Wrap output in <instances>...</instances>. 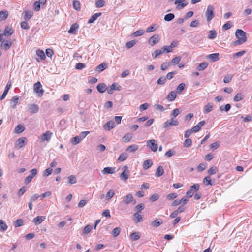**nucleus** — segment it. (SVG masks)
<instances>
[{
    "instance_id": "obj_43",
    "label": "nucleus",
    "mask_w": 252,
    "mask_h": 252,
    "mask_svg": "<svg viewBox=\"0 0 252 252\" xmlns=\"http://www.w3.org/2000/svg\"><path fill=\"white\" fill-rule=\"evenodd\" d=\"M217 36V32L215 30H211L209 31L208 38L211 39H215Z\"/></svg>"
},
{
    "instance_id": "obj_50",
    "label": "nucleus",
    "mask_w": 252,
    "mask_h": 252,
    "mask_svg": "<svg viewBox=\"0 0 252 252\" xmlns=\"http://www.w3.org/2000/svg\"><path fill=\"white\" fill-rule=\"evenodd\" d=\"M93 227L91 225H87L83 229V233L85 234H88L92 230Z\"/></svg>"
},
{
    "instance_id": "obj_48",
    "label": "nucleus",
    "mask_w": 252,
    "mask_h": 252,
    "mask_svg": "<svg viewBox=\"0 0 252 252\" xmlns=\"http://www.w3.org/2000/svg\"><path fill=\"white\" fill-rule=\"evenodd\" d=\"M145 32L142 29H140L138 31H136L133 33V35L134 37H138L142 35Z\"/></svg>"
},
{
    "instance_id": "obj_3",
    "label": "nucleus",
    "mask_w": 252,
    "mask_h": 252,
    "mask_svg": "<svg viewBox=\"0 0 252 252\" xmlns=\"http://www.w3.org/2000/svg\"><path fill=\"white\" fill-rule=\"evenodd\" d=\"M199 184H195L191 186L190 187V189L187 191L186 194L187 196H188L189 197H192L194 192L197 191L199 189Z\"/></svg>"
},
{
    "instance_id": "obj_44",
    "label": "nucleus",
    "mask_w": 252,
    "mask_h": 252,
    "mask_svg": "<svg viewBox=\"0 0 252 252\" xmlns=\"http://www.w3.org/2000/svg\"><path fill=\"white\" fill-rule=\"evenodd\" d=\"M103 172L104 174H113L114 172V169L112 167H105Z\"/></svg>"
},
{
    "instance_id": "obj_22",
    "label": "nucleus",
    "mask_w": 252,
    "mask_h": 252,
    "mask_svg": "<svg viewBox=\"0 0 252 252\" xmlns=\"http://www.w3.org/2000/svg\"><path fill=\"white\" fill-rule=\"evenodd\" d=\"M134 220L135 222L138 223L142 221V216L139 214L138 212H136L134 214Z\"/></svg>"
},
{
    "instance_id": "obj_61",
    "label": "nucleus",
    "mask_w": 252,
    "mask_h": 252,
    "mask_svg": "<svg viewBox=\"0 0 252 252\" xmlns=\"http://www.w3.org/2000/svg\"><path fill=\"white\" fill-rule=\"evenodd\" d=\"M136 44V41L134 40H131L126 44V47L129 49L132 47Z\"/></svg>"
},
{
    "instance_id": "obj_27",
    "label": "nucleus",
    "mask_w": 252,
    "mask_h": 252,
    "mask_svg": "<svg viewBox=\"0 0 252 252\" xmlns=\"http://www.w3.org/2000/svg\"><path fill=\"white\" fill-rule=\"evenodd\" d=\"M244 97V94L241 93H239L234 97L233 100L235 102H238L242 100Z\"/></svg>"
},
{
    "instance_id": "obj_59",
    "label": "nucleus",
    "mask_w": 252,
    "mask_h": 252,
    "mask_svg": "<svg viewBox=\"0 0 252 252\" xmlns=\"http://www.w3.org/2000/svg\"><path fill=\"white\" fill-rule=\"evenodd\" d=\"M23 223L22 219H18L14 221V225L15 227H19L23 225Z\"/></svg>"
},
{
    "instance_id": "obj_11",
    "label": "nucleus",
    "mask_w": 252,
    "mask_h": 252,
    "mask_svg": "<svg viewBox=\"0 0 252 252\" xmlns=\"http://www.w3.org/2000/svg\"><path fill=\"white\" fill-rule=\"evenodd\" d=\"M12 42L10 40H3L1 44V48L2 49L7 50L12 45Z\"/></svg>"
},
{
    "instance_id": "obj_57",
    "label": "nucleus",
    "mask_w": 252,
    "mask_h": 252,
    "mask_svg": "<svg viewBox=\"0 0 252 252\" xmlns=\"http://www.w3.org/2000/svg\"><path fill=\"white\" fill-rule=\"evenodd\" d=\"M115 193L114 191L112 190H110L106 194V198L107 200H110L111 198L113 197Z\"/></svg>"
},
{
    "instance_id": "obj_53",
    "label": "nucleus",
    "mask_w": 252,
    "mask_h": 252,
    "mask_svg": "<svg viewBox=\"0 0 252 252\" xmlns=\"http://www.w3.org/2000/svg\"><path fill=\"white\" fill-rule=\"evenodd\" d=\"M233 75L232 74H228L225 76L223 79V82L225 83H228L232 80Z\"/></svg>"
},
{
    "instance_id": "obj_7",
    "label": "nucleus",
    "mask_w": 252,
    "mask_h": 252,
    "mask_svg": "<svg viewBox=\"0 0 252 252\" xmlns=\"http://www.w3.org/2000/svg\"><path fill=\"white\" fill-rule=\"evenodd\" d=\"M179 122L177 120L171 118L169 120H167L164 124V127L167 128L173 126H177Z\"/></svg>"
},
{
    "instance_id": "obj_37",
    "label": "nucleus",
    "mask_w": 252,
    "mask_h": 252,
    "mask_svg": "<svg viewBox=\"0 0 252 252\" xmlns=\"http://www.w3.org/2000/svg\"><path fill=\"white\" fill-rule=\"evenodd\" d=\"M213 110V105L211 103H208L204 106V112L208 113Z\"/></svg>"
},
{
    "instance_id": "obj_26",
    "label": "nucleus",
    "mask_w": 252,
    "mask_h": 252,
    "mask_svg": "<svg viewBox=\"0 0 252 252\" xmlns=\"http://www.w3.org/2000/svg\"><path fill=\"white\" fill-rule=\"evenodd\" d=\"M13 32V31L12 30L11 28L7 26L5 27V30L2 34V35L9 36L11 35Z\"/></svg>"
},
{
    "instance_id": "obj_52",
    "label": "nucleus",
    "mask_w": 252,
    "mask_h": 252,
    "mask_svg": "<svg viewBox=\"0 0 252 252\" xmlns=\"http://www.w3.org/2000/svg\"><path fill=\"white\" fill-rule=\"evenodd\" d=\"M120 233V228L119 227H116L114 228L112 232V234L114 237L118 236Z\"/></svg>"
},
{
    "instance_id": "obj_63",
    "label": "nucleus",
    "mask_w": 252,
    "mask_h": 252,
    "mask_svg": "<svg viewBox=\"0 0 252 252\" xmlns=\"http://www.w3.org/2000/svg\"><path fill=\"white\" fill-rule=\"evenodd\" d=\"M170 65V63L167 62L163 63L161 65V69L162 70H165L168 68Z\"/></svg>"
},
{
    "instance_id": "obj_2",
    "label": "nucleus",
    "mask_w": 252,
    "mask_h": 252,
    "mask_svg": "<svg viewBox=\"0 0 252 252\" xmlns=\"http://www.w3.org/2000/svg\"><path fill=\"white\" fill-rule=\"evenodd\" d=\"M215 8L212 5H208L207 6V10L205 12V16L207 18L208 22L212 20L214 17V11Z\"/></svg>"
},
{
    "instance_id": "obj_24",
    "label": "nucleus",
    "mask_w": 252,
    "mask_h": 252,
    "mask_svg": "<svg viewBox=\"0 0 252 252\" xmlns=\"http://www.w3.org/2000/svg\"><path fill=\"white\" fill-rule=\"evenodd\" d=\"M176 97V93L174 91H171L167 95V99L169 101H173Z\"/></svg>"
},
{
    "instance_id": "obj_38",
    "label": "nucleus",
    "mask_w": 252,
    "mask_h": 252,
    "mask_svg": "<svg viewBox=\"0 0 252 252\" xmlns=\"http://www.w3.org/2000/svg\"><path fill=\"white\" fill-rule=\"evenodd\" d=\"M8 12L6 11H1L0 12V20H3L7 18Z\"/></svg>"
},
{
    "instance_id": "obj_49",
    "label": "nucleus",
    "mask_w": 252,
    "mask_h": 252,
    "mask_svg": "<svg viewBox=\"0 0 252 252\" xmlns=\"http://www.w3.org/2000/svg\"><path fill=\"white\" fill-rule=\"evenodd\" d=\"M105 4V1L103 0H97L95 1V6L97 8H101Z\"/></svg>"
},
{
    "instance_id": "obj_4",
    "label": "nucleus",
    "mask_w": 252,
    "mask_h": 252,
    "mask_svg": "<svg viewBox=\"0 0 252 252\" xmlns=\"http://www.w3.org/2000/svg\"><path fill=\"white\" fill-rule=\"evenodd\" d=\"M39 107L35 104H28L27 106V112L30 114H35L38 112Z\"/></svg>"
},
{
    "instance_id": "obj_14",
    "label": "nucleus",
    "mask_w": 252,
    "mask_h": 252,
    "mask_svg": "<svg viewBox=\"0 0 252 252\" xmlns=\"http://www.w3.org/2000/svg\"><path fill=\"white\" fill-rule=\"evenodd\" d=\"M19 97L17 96L13 97L10 100L11 107L15 109L18 104Z\"/></svg>"
},
{
    "instance_id": "obj_31",
    "label": "nucleus",
    "mask_w": 252,
    "mask_h": 252,
    "mask_svg": "<svg viewBox=\"0 0 252 252\" xmlns=\"http://www.w3.org/2000/svg\"><path fill=\"white\" fill-rule=\"evenodd\" d=\"M138 146L137 145L133 144L128 146L126 148V150L129 152L133 153L136 151L138 149Z\"/></svg>"
},
{
    "instance_id": "obj_10",
    "label": "nucleus",
    "mask_w": 252,
    "mask_h": 252,
    "mask_svg": "<svg viewBox=\"0 0 252 252\" xmlns=\"http://www.w3.org/2000/svg\"><path fill=\"white\" fill-rule=\"evenodd\" d=\"M11 82L10 81H8L7 83V84H6V87L5 88V89H4V91L3 94H2V95L0 97V100H2L4 99L5 98V97H6V95H7L8 91H9V90L10 89V88L11 87Z\"/></svg>"
},
{
    "instance_id": "obj_15",
    "label": "nucleus",
    "mask_w": 252,
    "mask_h": 252,
    "mask_svg": "<svg viewBox=\"0 0 252 252\" xmlns=\"http://www.w3.org/2000/svg\"><path fill=\"white\" fill-rule=\"evenodd\" d=\"M219 54L217 53H213L209 54L207 56V58L208 59L211 60L212 62H216L219 60Z\"/></svg>"
},
{
    "instance_id": "obj_47",
    "label": "nucleus",
    "mask_w": 252,
    "mask_h": 252,
    "mask_svg": "<svg viewBox=\"0 0 252 252\" xmlns=\"http://www.w3.org/2000/svg\"><path fill=\"white\" fill-rule=\"evenodd\" d=\"M68 182L70 184H73L77 182V180L75 177L71 175L68 177Z\"/></svg>"
},
{
    "instance_id": "obj_32",
    "label": "nucleus",
    "mask_w": 252,
    "mask_h": 252,
    "mask_svg": "<svg viewBox=\"0 0 252 252\" xmlns=\"http://www.w3.org/2000/svg\"><path fill=\"white\" fill-rule=\"evenodd\" d=\"M32 16V12L30 11H26L24 12V18L25 21L30 20Z\"/></svg>"
},
{
    "instance_id": "obj_13",
    "label": "nucleus",
    "mask_w": 252,
    "mask_h": 252,
    "mask_svg": "<svg viewBox=\"0 0 252 252\" xmlns=\"http://www.w3.org/2000/svg\"><path fill=\"white\" fill-rule=\"evenodd\" d=\"M124 170L123 172L121 174V177L122 178V179L126 181L129 177V175H128L129 171L128 170V168L126 166H125L124 167Z\"/></svg>"
},
{
    "instance_id": "obj_60",
    "label": "nucleus",
    "mask_w": 252,
    "mask_h": 252,
    "mask_svg": "<svg viewBox=\"0 0 252 252\" xmlns=\"http://www.w3.org/2000/svg\"><path fill=\"white\" fill-rule=\"evenodd\" d=\"M181 58L179 56L175 57L172 60L171 63L173 64H177V63H178L180 62V61H181Z\"/></svg>"
},
{
    "instance_id": "obj_9",
    "label": "nucleus",
    "mask_w": 252,
    "mask_h": 252,
    "mask_svg": "<svg viewBox=\"0 0 252 252\" xmlns=\"http://www.w3.org/2000/svg\"><path fill=\"white\" fill-rule=\"evenodd\" d=\"M133 201V197L132 194H128L123 197V202L125 205H127Z\"/></svg>"
},
{
    "instance_id": "obj_36",
    "label": "nucleus",
    "mask_w": 252,
    "mask_h": 252,
    "mask_svg": "<svg viewBox=\"0 0 252 252\" xmlns=\"http://www.w3.org/2000/svg\"><path fill=\"white\" fill-rule=\"evenodd\" d=\"M130 238L132 241H136L139 239L140 236L138 232H133L130 234Z\"/></svg>"
},
{
    "instance_id": "obj_16",
    "label": "nucleus",
    "mask_w": 252,
    "mask_h": 252,
    "mask_svg": "<svg viewBox=\"0 0 252 252\" xmlns=\"http://www.w3.org/2000/svg\"><path fill=\"white\" fill-rule=\"evenodd\" d=\"M205 124V121H202L200 122L197 125L194 126L192 128V130L193 132H196L198 131L201 127L204 125Z\"/></svg>"
},
{
    "instance_id": "obj_64",
    "label": "nucleus",
    "mask_w": 252,
    "mask_h": 252,
    "mask_svg": "<svg viewBox=\"0 0 252 252\" xmlns=\"http://www.w3.org/2000/svg\"><path fill=\"white\" fill-rule=\"evenodd\" d=\"M149 107V104L147 103H145L144 104H141L139 107V109L141 111H143L147 109Z\"/></svg>"
},
{
    "instance_id": "obj_46",
    "label": "nucleus",
    "mask_w": 252,
    "mask_h": 252,
    "mask_svg": "<svg viewBox=\"0 0 252 252\" xmlns=\"http://www.w3.org/2000/svg\"><path fill=\"white\" fill-rule=\"evenodd\" d=\"M148 146L150 148L153 152L156 151L158 148V146L157 144V143H150V144L148 145Z\"/></svg>"
},
{
    "instance_id": "obj_33",
    "label": "nucleus",
    "mask_w": 252,
    "mask_h": 252,
    "mask_svg": "<svg viewBox=\"0 0 252 252\" xmlns=\"http://www.w3.org/2000/svg\"><path fill=\"white\" fill-rule=\"evenodd\" d=\"M6 223L2 220H0V229L1 231H5L7 229Z\"/></svg>"
},
{
    "instance_id": "obj_35",
    "label": "nucleus",
    "mask_w": 252,
    "mask_h": 252,
    "mask_svg": "<svg viewBox=\"0 0 252 252\" xmlns=\"http://www.w3.org/2000/svg\"><path fill=\"white\" fill-rule=\"evenodd\" d=\"M127 154L126 153H123L120 154L118 158V161L119 162H122L125 160L127 158Z\"/></svg>"
},
{
    "instance_id": "obj_17",
    "label": "nucleus",
    "mask_w": 252,
    "mask_h": 252,
    "mask_svg": "<svg viewBox=\"0 0 252 252\" xmlns=\"http://www.w3.org/2000/svg\"><path fill=\"white\" fill-rule=\"evenodd\" d=\"M79 28L78 25L76 23L72 24L68 31L69 33L75 34Z\"/></svg>"
},
{
    "instance_id": "obj_40",
    "label": "nucleus",
    "mask_w": 252,
    "mask_h": 252,
    "mask_svg": "<svg viewBox=\"0 0 252 252\" xmlns=\"http://www.w3.org/2000/svg\"><path fill=\"white\" fill-rule=\"evenodd\" d=\"M185 87V83H180L177 87L176 92L179 94H181L182 93V92L183 91V90L184 89Z\"/></svg>"
},
{
    "instance_id": "obj_30",
    "label": "nucleus",
    "mask_w": 252,
    "mask_h": 252,
    "mask_svg": "<svg viewBox=\"0 0 252 252\" xmlns=\"http://www.w3.org/2000/svg\"><path fill=\"white\" fill-rule=\"evenodd\" d=\"M164 169L161 166H159L157 169L156 176L157 177H160L164 174Z\"/></svg>"
},
{
    "instance_id": "obj_23",
    "label": "nucleus",
    "mask_w": 252,
    "mask_h": 252,
    "mask_svg": "<svg viewBox=\"0 0 252 252\" xmlns=\"http://www.w3.org/2000/svg\"><path fill=\"white\" fill-rule=\"evenodd\" d=\"M45 219V216H37L33 220V222L35 224L41 223Z\"/></svg>"
},
{
    "instance_id": "obj_28",
    "label": "nucleus",
    "mask_w": 252,
    "mask_h": 252,
    "mask_svg": "<svg viewBox=\"0 0 252 252\" xmlns=\"http://www.w3.org/2000/svg\"><path fill=\"white\" fill-rule=\"evenodd\" d=\"M97 89L100 93H104L106 89V86L104 83H100L97 86Z\"/></svg>"
},
{
    "instance_id": "obj_18",
    "label": "nucleus",
    "mask_w": 252,
    "mask_h": 252,
    "mask_svg": "<svg viewBox=\"0 0 252 252\" xmlns=\"http://www.w3.org/2000/svg\"><path fill=\"white\" fill-rule=\"evenodd\" d=\"M101 14H102L100 12L94 14L90 17V19L88 21V23L89 24L94 23L97 19V18L101 15Z\"/></svg>"
},
{
    "instance_id": "obj_45",
    "label": "nucleus",
    "mask_w": 252,
    "mask_h": 252,
    "mask_svg": "<svg viewBox=\"0 0 252 252\" xmlns=\"http://www.w3.org/2000/svg\"><path fill=\"white\" fill-rule=\"evenodd\" d=\"M231 108V105L230 104H227L226 105H225L224 106H223V105L222 106H220V110L221 111H225L226 112H228V111H229V110Z\"/></svg>"
},
{
    "instance_id": "obj_34",
    "label": "nucleus",
    "mask_w": 252,
    "mask_h": 252,
    "mask_svg": "<svg viewBox=\"0 0 252 252\" xmlns=\"http://www.w3.org/2000/svg\"><path fill=\"white\" fill-rule=\"evenodd\" d=\"M25 130V127L21 124L18 125L15 128V132L17 133H20Z\"/></svg>"
},
{
    "instance_id": "obj_25",
    "label": "nucleus",
    "mask_w": 252,
    "mask_h": 252,
    "mask_svg": "<svg viewBox=\"0 0 252 252\" xmlns=\"http://www.w3.org/2000/svg\"><path fill=\"white\" fill-rule=\"evenodd\" d=\"M203 183L205 186H212L213 183L212 181L210 176H207L203 180Z\"/></svg>"
},
{
    "instance_id": "obj_19",
    "label": "nucleus",
    "mask_w": 252,
    "mask_h": 252,
    "mask_svg": "<svg viewBox=\"0 0 252 252\" xmlns=\"http://www.w3.org/2000/svg\"><path fill=\"white\" fill-rule=\"evenodd\" d=\"M52 133L47 131L44 133L41 136V139L43 141H49L50 140Z\"/></svg>"
},
{
    "instance_id": "obj_29",
    "label": "nucleus",
    "mask_w": 252,
    "mask_h": 252,
    "mask_svg": "<svg viewBox=\"0 0 252 252\" xmlns=\"http://www.w3.org/2000/svg\"><path fill=\"white\" fill-rule=\"evenodd\" d=\"M107 66V64L105 63H101L96 67L95 70L98 72L102 71L103 70L106 68Z\"/></svg>"
},
{
    "instance_id": "obj_54",
    "label": "nucleus",
    "mask_w": 252,
    "mask_h": 252,
    "mask_svg": "<svg viewBox=\"0 0 252 252\" xmlns=\"http://www.w3.org/2000/svg\"><path fill=\"white\" fill-rule=\"evenodd\" d=\"M232 25L230 21L227 22L222 26V29L224 30H227L232 27Z\"/></svg>"
},
{
    "instance_id": "obj_51",
    "label": "nucleus",
    "mask_w": 252,
    "mask_h": 252,
    "mask_svg": "<svg viewBox=\"0 0 252 252\" xmlns=\"http://www.w3.org/2000/svg\"><path fill=\"white\" fill-rule=\"evenodd\" d=\"M217 171V168L216 166L211 167L208 170V173L211 175L216 174Z\"/></svg>"
},
{
    "instance_id": "obj_58",
    "label": "nucleus",
    "mask_w": 252,
    "mask_h": 252,
    "mask_svg": "<svg viewBox=\"0 0 252 252\" xmlns=\"http://www.w3.org/2000/svg\"><path fill=\"white\" fill-rule=\"evenodd\" d=\"M20 25L21 28L23 29L28 30L30 28V26L26 21L22 22Z\"/></svg>"
},
{
    "instance_id": "obj_39",
    "label": "nucleus",
    "mask_w": 252,
    "mask_h": 252,
    "mask_svg": "<svg viewBox=\"0 0 252 252\" xmlns=\"http://www.w3.org/2000/svg\"><path fill=\"white\" fill-rule=\"evenodd\" d=\"M174 17L175 15L174 14L168 13L164 16V19L165 21L169 22L173 20L174 18Z\"/></svg>"
},
{
    "instance_id": "obj_62",
    "label": "nucleus",
    "mask_w": 252,
    "mask_h": 252,
    "mask_svg": "<svg viewBox=\"0 0 252 252\" xmlns=\"http://www.w3.org/2000/svg\"><path fill=\"white\" fill-rule=\"evenodd\" d=\"M52 171L53 170L51 168H48L44 171L43 175L46 177L48 176L51 174Z\"/></svg>"
},
{
    "instance_id": "obj_42",
    "label": "nucleus",
    "mask_w": 252,
    "mask_h": 252,
    "mask_svg": "<svg viewBox=\"0 0 252 252\" xmlns=\"http://www.w3.org/2000/svg\"><path fill=\"white\" fill-rule=\"evenodd\" d=\"M36 55L40 58L41 60H44L45 59V55L43 51L41 50H37L36 51Z\"/></svg>"
},
{
    "instance_id": "obj_8",
    "label": "nucleus",
    "mask_w": 252,
    "mask_h": 252,
    "mask_svg": "<svg viewBox=\"0 0 252 252\" xmlns=\"http://www.w3.org/2000/svg\"><path fill=\"white\" fill-rule=\"evenodd\" d=\"M116 126V125L113 121H109L103 126V128L106 131H109Z\"/></svg>"
},
{
    "instance_id": "obj_6",
    "label": "nucleus",
    "mask_w": 252,
    "mask_h": 252,
    "mask_svg": "<svg viewBox=\"0 0 252 252\" xmlns=\"http://www.w3.org/2000/svg\"><path fill=\"white\" fill-rule=\"evenodd\" d=\"M159 36L158 34H155L151 37L148 40V43L151 46H153L159 41Z\"/></svg>"
},
{
    "instance_id": "obj_21",
    "label": "nucleus",
    "mask_w": 252,
    "mask_h": 252,
    "mask_svg": "<svg viewBox=\"0 0 252 252\" xmlns=\"http://www.w3.org/2000/svg\"><path fill=\"white\" fill-rule=\"evenodd\" d=\"M162 223L163 221L161 219H156L152 222L151 225L154 227H158L162 224Z\"/></svg>"
},
{
    "instance_id": "obj_56",
    "label": "nucleus",
    "mask_w": 252,
    "mask_h": 252,
    "mask_svg": "<svg viewBox=\"0 0 252 252\" xmlns=\"http://www.w3.org/2000/svg\"><path fill=\"white\" fill-rule=\"evenodd\" d=\"M245 53H246L245 50L241 51H239L237 53L234 54L233 55V58L240 57H241L242 56H243Z\"/></svg>"
},
{
    "instance_id": "obj_12",
    "label": "nucleus",
    "mask_w": 252,
    "mask_h": 252,
    "mask_svg": "<svg viewBox=\"0 0 252 252\" xmlns=\"http://www.w3.org/2000/svg\"><path fill=\"white\" fill-rule=\"evenodd\" d=\"M186 0H175V4H178L177 6V9H182L185 6H186L188 4L187 3H185L184 2Z\"/></svg>"
},
{
    "instance_id": "obj_55",
    "label": "nucleus",
    "mask_w": 252,
    "mask_h": 252,
    "mask_svg": "<svg viewBox=\"0 0 252 252\" xmlns=\"http://www.w3.org/2000/svg\"><path fill=\"white\" fill-rule=\"evenodd\" d=\"M166 81V78L164 76L160 77L157 81V83L159 85H164Z\"/></svg>"
},
{
    "instance_id": "obj_5",
    "label": "nucleus",
    "mask_w": 252,
    "mask_h": 252,
    "mask_svg": "<svg viewBox=\"0 0 252 252\" xmlns=\"http://www.w3.org/2000/svg\"><path fill=\"white\" fill-rule=\"evenodd\" d=\"M34 91L35 93L38 94L39 96H41L44 93L42 85L40 82H37L34 85Z\"/></svg>"
},
{
    "instance_id": "obj_1",
    "label": "nucleus",
    "mask_w": 252,
    "mask_h": 252,
    "mask_svg": "<svg viewBox=\"0 0 252 252\" xmlns=\"http://www.w3.org/2000/svg\"><path fill=\"white\" fill-rule=\"evenodd\" d=\"M235 36L238 39L234 42L235 45H241L247 41L245 32L241 29H237L235 32Z\"/></svg>"
},
{
    "instance_id": "obj_41",
    "label": "nucleus",
    "mask_w": 252,
    "mask_h": 252,
    "mask_svg": "<svg viewBox=\"0 0 252 252\" xmlns=\"http://www.w3.org/2000/svg\"><path fill=\"white\" fill-rule=\"evenodd\" d=\"M208 65V63L206 62H203L200 63L198 65L197 69L199 71L203 70L205 69Z\"/></svg>"
},
{
    "instance_id": "obj_20",
    "label": "nucleus",
    "mask_w": 252,
    "mask_h": 252,
    "mask_svg": "<svg viewBox=\"0 0 252 252\" xmlns=\"http://www.w3.org/2000/svg\"><path fill=\"white\" fill-rule=\"evenodd\" d=\"M153 164V162L151 159H147L144 161L143 164V167L144 169L147 170L151 167Z\"/></svg>"
}]
</instances>
